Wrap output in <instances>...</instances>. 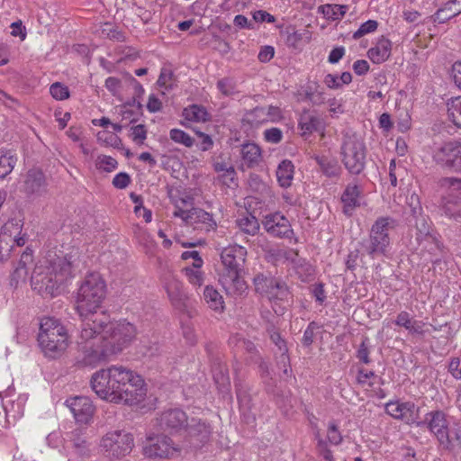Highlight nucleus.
<instances>
[{"label": "nucleus", "mask_w": 461, "mask_h": 461, "mask_svg": "<svg viewBox=\"0 0 461 461\" xmlns=\"http://www.w3.org/2000/svg\"><path fill=\"white\" fill-rule=\"evenodd\" d=\"M46 263L45 269L42 267L35 268L31 277L32 288L43 296H55L59 285L73 276L78 268V253L71 252L63 257L49 254Z\"/></svg>", "instance_id": "3"}, {"label": "nucleus", "mask_w": 461, "mask_h": 461, "mask_svg": "<svg viewBox=\"0 0 461 461\" xmlns=\"http://www.w3.org/2000/svg\"><path fill=\"white\" fill-rule=\"evenodd\" d=\"M391 41L382 37L377 41L376 45L368 50V58L372 60L373 63L381 64L389 59L391 55Z\"/></svg>", "instance_id": "31"}, {"label": "nucleus", "mask_w": 461, "mask_h": 461, "mask_svg": "<svg viewBox=\"0 0 461 461\" xmlns=\"http://www.w3.org/2000/svg\"><path fill=\"white\" fill-rule=\"evenodd\" d=\"M14 252L12 247V235L7 232L0 234V261H6L11 253Z\"/></svg>", "instance_id": "51"}, {"label": "nucleus", "mask_w": 461, "mask_h": 461, "mask_svg": "<svg viewBox=\"0 0 461 461\" xmlns=\"http://www.w3.org/2000/svg\"><path fill=\"white\" fill-rule=\"evenodd\" d=\"M203 300L208 307L215 312H221L224 310L223 298L212 285H206L204 287Z\"/></svg>", "instance_id": "35"}, {"label": "nucleus", "mask_w": 461, "mask_h": 461, "mask_svg": "<svg viewBox=\"0 0 461 461\" xmlns=\"http://www.w3.org/2000/svg\"><path fill=\"white\" fill-rule=\"evenodd\" d=\"M165 288L172 304L181 307L186 298L182 283L174 276H170L165 283Z\"/></svg>", "instance_id": "29"}, {"label": "nucleus", "mask_w": 461, "mask_h": 461, "mask_svg": "<svg viewBox=\"0 0 461 461\" xmlns=\"http://www.w3.org/2000/svg\"><path fill=\"white\" fill-rule=\"evenodd\" d=\"M267 122H278L283 119L282 110L278 106H264Z\"/></svg>", "instance_id": "62"}, {"label": "nucleus", "mask_w": 461, "mask_h": 461, "mask_svg": "<svg viewBox=\"0 0 461 461\" xmlns=\"http://www.w3.org/2000/svg\"><path fill=\"white\" fill-rule=\"evenodd\" d=\"M183 272L191 285L200 287L203 284L204 273L201 271V267H185Z\"/></svg>", "instance_id": "50"}, {"label": "nucleus", "mask_w": 461, "mask_h": 461, "mask_svg": "<svg viewBox=\"0 0 461 461\" xmlns=\"http://www.w3.org/2000/svg\"><path fill=\"white\" fill-rule=\"evenodd\" d=\"M299 126L302 131V135L306 137L317 130V115L314 111H303L301 114Z\"/></svg>", "instance_id": "38"}, {"label": "nucleus", "mask_w": 461, "mask_h": 461, "mask_svg": "<svg viewBox=\"0 0 461 461\" xmlns=\"http://www.w3.org/2000/svg\"><path fill=\"white\" fill-rule=\"evenodd\" d=\"M396 220L389 216L377 218L368 238L361 242L364 253L373 259L385 256L391 244L389 232L396 227Z\"/></svg>", "instance_id": "7"}, {"label": "nucleus", "mask_w": 461, "mask_h": 461, "mask_svg": "<svg viewBox=\"0 0 461 461\" xmlns=\"http://www.w3.org/2000/svg\"><path fill=\"white\" fill-rule=\"evenodd\" d=\"M393 322L399 327H403L411 334H424V323L420 321L414 320L406 311L400 312Z\"/></svg>", "instance_id": "30"}, {"label": "nucleus", "mask_w": 461, "mask_h": 461, "mask_svg": "<svg viewBox=\"0 0 461 461\" xmlns=\"http://www.w3.org/2000/svg\"><path fill=\"white\" fill-rule=\"evenodd\" d=\"M98 335L111 356L122 352L136 335L133 324L125 321H110L109 316L104 312L92 315L81 324V338L89 339Z\"/></svg>", "instance_id": "2"}, {"label": "nucleus", "mask_w": 461, "mask_h": 461, "mask_svg": "<svg viewBox=\"0 0 461 461\" xmlns=\"http://www.w3.org/2000/svg\"><path fill=\"white\" fill-rule=\"evenodd\" d=\"M38 342L45 356L56 358L67 349L68 335L59 320L46 317L40 323Z\"/></svg>", "instance_id": "6"}, {"label": "nucleus", "mask_w": 461, "mask_h": 461, "mask_svg": "<svg viewBox=\"0 0 461 461\" xmlns=\"http://www.w3.org/2000/svg\"><path fill=\"white\" fill-rule=\"evenodd\" d=\"M175 75L168 68H163L157 81V84L165 89H171L175 84Z\"/></svg>", "instance_id": "53"}, {"label": "nucleus", "mask_w": 461, "mask_h": 461, "mask_svg": "<svg viewBox=\"0 0 461 461\" xmlns=\"http://www.w3.org/2000/svg\"><path fill=\"white\" fill-rule=\"evenodd\" d=\"M275 278L276 277H273L271 276H265L264 274L256 275L253 279V284L256 292L263 296H267V294L269 291V288L272 285Z\"/></svg>", "instance_id": "48"}, {"label": "nucleus", "mask_w": 461, "mask_h": 461, "mask_svg": "<svg viewBox=\"0 0 461 461\" xmlns=\"http://www.w3.org/2000/svg\"><path fill=\"white\" fill-rule=\"evenodd\" d=\"M134 446L132 434L125 430L107 432L101 439L100 448L107 456L121 457L131 453Z\"/></svg>", "instance_id": "10"}, {"label": "nucleus", "mask_w": 461, "mask_h": 461, "mask_svg": "<svg viewBox=\"0 0 461 461\" xmlns=\"http://www.w3.org/2000/svg\"><path fill=\"white\" fill-rule=\"evenodd\" d=\"M79 339L78 351L75 357L76 366L79 368L95 367L112 357L98 335H94L89 339H83L81 336Z\"/></svg>", "instance_id": "8"}, {"label": "nucleus", "mask_w": 461, "mask_h": 461, "mask_svg": "<svg viewBox=\"0 0 461 461\" xmlns=\"http://www.w3.org/2000/svg\"><path fill=\"white\" fill-rule=\"evenodd\" d=\"M290 294L287 285L279 278H275L269 291L267 294V298L269 301L278 300L285 301L288 299Z\"/></svg>", "instance_id": "37"}, {"label": "nucleus", "mask_w": 461, "mask_h": 461, "mask_svg": "<svg viewBox=\"0 0 461 461\" xmlns=\"http://www.w3.org/2000/svg\"><path fill=\"white\" fill-rule=\"evenodd\" d=\"M425 422L429 431L435 435L438 441L447 442V429H448V423L446 414L442 411L428 412L425 416Z\"/></svg>", "instance_id": "23"}, {"label": "nucleus", "mask_w": 461, "mask_h": 461, "mask_svg": "<svg viewBox=\"0 0 461 461\" xmlns=\"http://www.w3.org/2000/svg\"><path fill=\"white\" fill-rule=\"evenodd\" d=\"M72 447L75 453L81 458L89 456V447L86 439L81 437H76L72 439Z\"/></svg>", "instance_id": "57"}, {"label": "nucleus", "mask_w": 461, "mask_h": 461, "mask_svg": "<svg viewBox=\"0 0 461 461\" xmlns=\"http://www.w3.org/2000/svg\"><path fill=\"white\" fill-rule=\"evenodd\" d=\"M385 412L395 420L408 425L420 426L424 422L418 421L420 408L412 402L390 401L384 405Z\"/></svg>", "instance_id": "17"}, {"label": "nucleus", "mask_w": 461, "mask_h": 461, "mask_svg": "<svg viewBox=\"0 0 461 461\" xmlns=\"http://www.w3.org/2000/svg\"><path fill=\"white\" fill-rule=\"evenodd\" d=\"M449 120L461 128V96L452 98L447 104Z\"/></svg>", "instance_id": "46"}, {"label": "nucleus", "mask_w": 461, "mask_h": 461, "mask_svg": "<svg viewBox=\"0 0 461 461\" xmlns=\"http://www.w3.org/2000/svg\"><path fill=\"white\" fill-rule=\"evenodd\" d=\"M441 185L448 187L447 194L443 198L444 213L461 221V178L444 177L441 180Z\"/></svg>", "instance_id": "14"}, {"label": "nucleus", "mask_w": 461, "mask_h": 461, "mask_svg": "<svg viewBox=\"0 0 461 461\" xmlns=\"http://www.w3.org/2000/svg\"><path fill=\"white\" fill-rule=\"evenodd\" d=\"M240 156L244 165L248 167H254L261 160V149L257 144L247 142L241 145Z\"/></svg>", "instance_id": "32"}, {"label": "nucleus", "mask_w": 461, "mask_h": 461, "mask_svg": "<svg viewBox=\"0 0 461 461\" xmlns=\"http://www.w3.org/2000/svg\"><path fill=\"white\" fill-rule=\"evenodd\" d=\"M252 18L256 23H272L276 22V18L271 14L264 10H258L252 13Z\"/></svg>", "instance_id": "64"}, {"label": "nucleus", "mask_w": 461, "mask_h": 461, "mask_svg": "<svg viewBox=\"0 0 461 461\" xmlns=\"http://www.w3.org/2000/svg\"><path fill=\"white\" fill-rule=\"evenodd\" d=\"M77 422L87 424L93 418L95 406L91 400L85 396H76L66 401Z\"/></svg>", "instance_id": "22"}, {"label": "nucleus", "mask_w": 461, "mask_h": 461, "mask_svg": "<svg viewBox=\"0 0 461 461\" xmlns=\"http://www.w3.org/2000/svg\"><path fill=\"white\" fill-rule=\"evenodd\" d=\"M262 224L266 231L273 237L292 239L294 235L289 220L280 212L266 215Z\"/></svg>", "instance_id": "20"}, {"label": "nucleus", "mask_w": 461, "mask_h": 461, "mask_svg": "<svg viewBox=\"0 0 461 461\" xmlns=\"http://www.w3.org/2000/svg\"><path fill=\"white\" fill-rule=\"evenodd\" d=\"M246 257L247 249L240 245L226 247L221 252L222 269L220 274V282L229 295H242L248 289L241 276Z\"/></svg>", "instance_id": "4"}, {"label": "nucleus", "mask_w": 461, "mask_h": 461, "mask_svg": "<svg viewBox=\"0 0 461 461\" xmlns=\"http://www.w3.org/2000/svg\"><path fill=\"white\" fill-rule=\"evenodd\" d=\"M169 136L176 143L182 144L187 148H191L194 143V140L188 133L180 129L170 130Z\"/></svg>", "instance_id": "52"}, {"label": "nucleus", "mask_w": 461, "mask_h": 461, "mask_svg": "<svg viewBox=\"0 0 461 461\" xmlns=\"http://www.w3.org/2000/svg\"><path fill=\"white\" fill-rule=\"evenodd\" d=\"M303 21L305 28L297 30L287 36V43L294 48H300L302 44L309 42L314 33L317 19L312 22L306 16Z\"/></svg>", "instance_id": "25"}, {"label": "nucleus", "mask_w": 461, "mask_h": 461, "mask_svg": "<svg viewBox=\"0 0 461 461\" xmlns=\"http://www.w3.org/2000/svg\"><path fill=\"white\" fill-rule=\"evenodd\" d=\"M90 384L98 397L117 404H138L146 395L142 377L122 365L95 372Z\"/></svg>", "instance_id": "1"}, {"label": "nucleus", "mask_w": 461, "mask_h": 461, "mask_svg": "<svg viewBox=\"0 0 461 461\" xmlns=\"http://www.w3.org/2000/svg\"><path fill=\"white\" fill-rule=\"evenodd\" d=\"M249 189L258 194H264L267 191V185L257 174H250L248 179Z\"/></svg>", "instance_id": "54"}, {"label": "nucleus", "mask_w": 461, "mask_h": 461, "mask_svg": "<svg viewBox=\"0 0 461 461\" xmlns=\"http://www.w3.org/2000/svg\"><path fill=\"white\" fill-rule=\"evenodd\" d=\"M239 229L246 234L255 235L259 230L258 219L251 213H246L236 221Z\"/></svg>", "instance_id": "40"}, {"label": "nucleus", "mask_w": 461, "mask_h": 461, "mask_svg": "<svg viewBox=\"0 0 461 461\" xmlns=\"http://www.w3.org/2000/svg\"><path fill=\"white\" fill-rule=\"evenodd\" d=\"M266 329L272 343L276 348L275 350L276 366L282 370L283 374L287 376L292 372V369L286 342L276 330L274 324L268 323Z\"/></svg>", "instance_id": "19"}, {"label": "nucleus", "mask_w": 461, "mask_h": 461, "mask_svg": "<svg viewBox=\"0 0 461 461\" xmlns=\"http://www.w3.org/2000/svg\"><path fill=\"white\" fill-rule=\"evenodd\" d=\"M51 96L59 101L66 100L69 97V90L67 86L55 82L50 87Z\"/></svg>", "instance_id": "55"}, {"label": "nucleus", "mask_w": 461, "mask_h": 461, "mask_svg": "<svg viewBox=\"0 0 461 461\" xmlns=\"http://www.w3.org/2000/svg\"><path fill=\"white\" fill-rule=\"evenodd\" d=\"M187 438L194 447H201L212 438V428L209 422L200 418H191L186 425Z\"/></svg>", "instance_id": "18"}, {"label": "nucleus", "mask_w": 461, "mask_h": 461, "mask_svg": "<svg viewBox=\"0 0 461 461\" xmlns=\"http://www.w3.org/2000/svg\"><path fill=\"white\" fill-rule=\"evenodd\" d=\"M121 115L122 121H128L129 123L136 122L142 115L141 103L133 98L131 102H128L122 107Z\"/></svg>", "instance_id": "36"}, {"label": "nucleus", "mask_w": 461, "mask_h": 461, "mask_svg": "<svg viewBox=\"0 0 461 461\" xmlns=\"http://www.w3.org/2000/svg\"><path fill=\"white\" fill-rule=\"evenodd\" d=\"M143 454L149 458H171L180 454V448L165 434H150L143 446Z\"/></svg>", "instance_id": "11"}, {"label": "nucleus", "mask_w": 461, "mask_h": 461, "mask_svg": "<svg viewBox=\"0 0 461 461\" xmlns=\"http://www.w3.org/2000/svg\"><path fill=\"white\" fill-rule=\"evenodd\" d=\"M294 167L292 161L284 159L280 162L276 169V177L282 187H289L294 179Z\"/></svg>", "instance_id": "33"}, {"label": "nucleus", "mask_w": 461, "mask_h": 461, "mask_svg": "<svg viewBox=\"0 0 461 461\" xmlns=\"http://www.w3.org/2000/svg\"><path fill=\"white\" fill-rule=\"evenodd\" d=\"M188 421L186 413L181 409L175 408L161 412L156 419V426L163 433L176 435L185 429Z\"/></svg>", "instance_id": "16"}, {"label": "nucleus", "mask_w": 461, "mask_h": 461, "mask_svg": "<svg viewBox=\"0 0 461 461\" xmlns=\"http://www.w3.org/2000/svg\"><path fill=\"white\" fill-rule=\"evenodd\" d=\"M461 14V0H449L432 15L433 22L444 23Z\"/></svg>", "instance_id": "28"}, {"label": "nucleus", "mask_w": 461, "mask_h": 461, "mask_svg": "<svg viewBox=\"0 0 461 461\" xmlns=\"http://www.w3.org/2000/svg\"><path fill=\"white\" fill-rule=\"evenodd\" d=\"M264 140L272 144H278L283 140V131L279 128L272 127L263 132Z\"/></svg>", "instance_id": "60"}, {"label": "nucleus", "mask_w": 461, "mask_h": 461, "mask_svg": "<svg viewBox=\"0 0 461 461\" xmlns=\"http://www.w3.org/2000/svg\"><path fill=\"white\" fill-rule=\"evenodd\" d=\"M139 352L148 361L158 359L161 355L160 346L156 341L141 340Z\"/></svg>", "instance_id": "39"}, {"label": "nucleus", "mask_w": 461, "mask_h": 461, "mask_svg": "<svg viewBox=\"0 0 461 461\" xmlns=\"http://www.w3.org/2000/svg\"><path fill=\"white\" fill-rule=\"evenodd\" d=\"M415 229V240L418 245L422 243H433L440 253V257L433 259V264H438L447 256V249L439 240L438 235L432 230L430 221L426 215L415 218L411 225Z\"/></svg>", "instance_id": "15"}, {"label": "nucleus", "mask_w": 461, "mask_h": 461, "mask_svg": "<svg viewBox=\"0 0 461 461\" xmlns=\"http://www.w3.org/2000/svg\"><path fill=\"white\" fill-rule=\"evenodd\" d=\"M362 189L357 183H349L341 195L343 212L351 215L353 210L361 204Z\"/></svg>", "instance_id": "24"}, {"label": "nucleus", "mask_w": 461, "mask_h": 461, "mask_svg": "<svg viewBox=\"0 0 461 461\" xmlns=\"http://www.w3.org/2000/svg\"><path fill=\"white\" fill-rule=\"evenodd\" d=\"M105 297V283L98 273L87 275L79 286L77 297V310L83 318L82 323L92 315H99L96 310Z\"/></svg>", "instance_id": "5"}, {"label": "nucleus", "mask_w": 461, "mask_h": 461, "mask_svg": "<svg viewBox=\"0 0 461 461\" xmlns=\"http://www.w3.org/2000/svg\"><path fill=\"white\" fill-rule=\"evenodd\" d=\"M341 167L336 157L332 155L319 154V177L325 176L327 180L322 182V186L328 188L336 185L341 175Z\"/></svg>", "instance_id": "21"}, {"label": "nucleus", "mask_w": 461, "mask_h": 461, "mask_svg": "<svg viewBox=\"0 0 461 461\" xmlns=\"http://www.w3.org/2000/svg\"><path fill=\"white\" fill-rule=\"evenodd\" d=\"M49 181L45 173L39 167H32L22 176L19 190L27 198L35 200L48 193Z\"/></svg>", "instance_id": "12"}, {"label": "nucleus", "mask_w": 461, "mask_h": 461, "mask_svg": "<svg viewBox=\"0 0 461 461\" xmlns=\"http://www.w3.org/2000/svg\"><path fill=\"white\" fill-rule=\"evenodd\" d=\"M213 169L215 172L219 173V177L223 185L230 187L231 185H237L236 182V171L232 166H229L227 163L214 162Z\"/></svg>", "instance_id": "34"}, {"label": "nucleus", "mask_w": 461, "mask_h": 461, "mask_svg": "<svg viewBox=\"0 0 461 461\" xmlns=\"http://www.w3.org/2000/svg\"><path fill=\"white\" fill-rule=\"evenodd\" d=\"M378 23L375 20H368L363 23L357 31L353 33V39L358 40L367 33H371L377 29Z\"/></svg>", "instance_id": "58"}, {"label": "nucleus", "mask_w": 461, "mask_h": 461, "mask_svg": "<svg viewBox=\"0 0 461 461\" xmlns=\"http://www.w3.org/2000/svg\"><path fill=\"white\" fill-rule=\"evenodd\" d=\"M217 88L225 96H230L236 93V84L229 77L218 80Z\"/></svg>", "instance_id": "56"}, {"label": "nucleus", "mask_w": 461, "mask_h": 461, "mask_svg": "<svg viewBox=\"0 0 461 461\" xmlns=\"http://www.w3.org/2000/svg\"><path fill=\"white\" fill-rule=\"evenodd\" d=\"M432 158L442 168L461 173V141L443 143L434 149Z\"/></svg>", "instance_id": "13"}, {"label": "nucleus", "mask_w": 461, "mask_h": 461, "mask_svg": "<svg viewBox=\"0 0 461 461\" xmlns=\"http://www.w3.org/2000/svg\"><path fill=\"white\" fill-rule=\"evenodd\" d=\"M347 6L339 5H325L319 7V13H321L327 20H339L346 14Z\"/></svg>", "instance_id": "45"}, {"label": "nucleus", "mask_w": 461, "mask_h": 461, "mask_svg": "<svg viewBox=\"0 0 461 461\" xmlns=\"http://www.w3.org/2000/svg\"><path fill=\"white\" fill-rule=\"evenodd\" d=\"M342 161L347 170L359 175L365 168L366 148L365 142L356 136L345 138L341 147Z\"/></svg>", "instance_id": "9"}, {"label": "nucleus", "mask_w": 461, "mask_h": 461, "mask_svg": "<svg viewBox=\"0 0 461 461\" xmlns=\"http://www.w3.org/2000/svg\"><path fill=\"white\" fill-rule=\"evenodd\" d=\"M131 183V176L125 172H120L113 179V185L118 189L126 188Z\"/></svg>", "instance_id": "63"}, {"label": "nucleus", "mask_w": 461, "mask_h": 461, "mask_svg": "<svg viewBox=\"0 0 461 461\" xmlns=\"http://www.w3.org/2000/svg\"><path fill=\"white\" fill-rule=\"evenodd\" d=\"M230 343L234 344L238 348L249 353L251 357H256L257 360H261L257 347L252 341L241 338L239 335H235L230 339Z\"/></svg>", "instance_id": "44"}, {"label": "nucleus", "mask_w": 461, "mask_h": 461, "mask_svg": "<svg viewBox=\"0 0 461 461\" xmlns=\"http://www.w3.org/2000/svg\"><path fill=\"white\" fill-rule=\"evenodd\" d=\"M17 158L11 152L0 156V179L5 178L14 170Z\"/></svg>", "instance_id": "47"}, {"label": "nucleus", "mask_w": 461, "mask_h": 461, "mask_svg": "<svg viewBox=\"0 0 461 461\" xmlns=\"http://www.w3.org/2000/svg\"><path fill=\"white\" fill-rule=\"evenodd\" d=\"M407 206L408 211L406 212V213L409 214L407 217V221L409 222V225H412V221L415 218L424 215L419 195L413 193L410 196H408Z\"/></svg>", "instance_id": "42"}, {"label": "nucleus", "mask_w": 461, "mask_h": 461, "mask_svg": "<svg viewBox=\"0 0 461 461\" xmlns=\"http://www.w3.org/2000/svg\"><path fill=\"white\" fill-rule=\"evenodd\" d=\"M243 122L251 127H258L267 122L264 106H256L255 108L246 112L243 116Z\"/></svg>", "instance_id": "43"}, {"label": "nucleus", "mask_w": 461, "mask_h": 461, "mask_svg": "<svg viewBox=\"0 0 461 461\" xmlns=\"http://www.w3.org/2000/svg\"><path fill=\"white\" fill-rule=\"evenodd\" d=\"M184 117L188 121L193 122H207L210 120V114L207 110L198 104H192L184 109L183 112Z\"/></svg>", "instance_id": "41"}, {"label": "nucleus", "mask_w": 461, "mask_h": 461, "mask_svg": "<svg viewBox=\"0 0 461 461\" xmlns=\"http://www.w3.org/2000/svg\"><path fill=\"white\" fill-rule=\"evenodd\" d=\"M131 138L133 142L142 145L147 139V129L144 124H138L131 128Z\"/></svg>", "instance_id": "59"}, {"label": "nucleus", "mask_w": 461, "mask_h": 461, "mask_svg": "<svg viewBox=\"0 0 461 461\" xmlns=\"http://www.w3.org/2000/svg\"><path fill=\"white\" fill-rule=\"evenodd\" d=\"M447 441H438L446 449H453L456 447H461V429L459 428H451L447 429Z\"/></svg>", "instance_id": "49"}, {"label": "nucleus", "mask_w": 461, "mask_h": 461, "mask_svg": "<svg viewBox=\"0 0 461 461\" xmlns=\"http://www.w3.org/2000/svg\"><path fill=\"white\" fill-rule=\"evenodd\" d=\"M189 225L194 228H200L205 231L215 230L217 223L212 214L205 212L201 208H192L190 210Z\"/></svg>", "instance_id": "26"}, {"label": "nucleus", "mask_w": 461, "mask_h": 461, "mask_svg": "<svg viewBox=\"0 0 461 461\" xmlns=\"http://www.w3.org/2000/svg\"><path fill=\"white\" fill-rule=\"evenodd\" d=\"M212 372L215 384L221 392H227L230 385L229 372L226 365L216 357L212 360Z\"/></svg>", "instance_id": "27"}, {"label": "nucleus", "mask_w": 461, "mask_h": 461, "mask_svg": "<svg viewBox=\"0 0 461 461\" xmlns=\"http://www.w3.org/2000/svg\"><path fill=\"white\" fill-rule=\"evenodd\" d=\"M96 165L98 168L103 169L104 171L112 172L117 167L118 163L115 158L110 156L102 155L97 158Z\"/></svg>", "instance_id": "61"}]
</instances>
